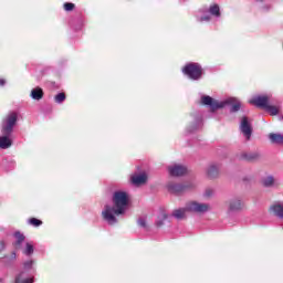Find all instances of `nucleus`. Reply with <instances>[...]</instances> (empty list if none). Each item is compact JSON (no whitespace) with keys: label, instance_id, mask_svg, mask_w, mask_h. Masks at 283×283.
<instances>
[{"label":"nucleus","instance_id":"nucleus-1","mask_svg":"<svg viewBox=\"0 0 283 283\" xmlns=\"http://www.w3.org/2000/svg\"><path fill=\"white\" fill-rule=\"evenodd\" d=\"M112 201L113 206L106 205L102 211V218L107 224H116L118 222L116 216H124L125 211H127V207H129V195L120 190L115 191Z\"/></svg>","mask_w":283,"mask_h":283},{"label":"nucleus","instance_id":"nucleus-2","mask_svg":"<svg viewBox=\"0 0 283 283\" xmlns=\"http://www.w3.org/2000/svg\"><path fill=\"white\" fill-rule=\"evenodd\" d=\"M211 211V206L209 203H202L198 201H189L184 208H179L172 211V218L176 220H185L187 218V212L189 213H207Z\"/></svg>","mask_w":283,"mask_h":283},{"label":"nucleus","instance_id":"nucleus-3","mask_svg":"<svg viewBox=\"0 0 283 283\" xmlns=\"http://www.w3.org/2000/svg\"><path fill=\"white\" fill-rule=\"evenodd\" d=\"M201 103L202 105H209L211 112H216L217 109H222V107L227 105H231L230 112H240V107H242V104L235 97H229L223 102H219L218 99H213L209 95H203L201 97Z\"/></svg>","mask_w":283,"mask_h":283},{"label":"nucleus","instance_id":"nucleus-4","mask_svg":"<svg viewBox=\"0 0 283 283\" xmlns=\"http://www.w3.org/2000/svg\"><path fill=\"white\" fill-rule=\"evenodd\" d=\"M14 125H17V114L12 113L7 117V119L2 124V136H0V149H9V147H12V139H10V136L14 129Z\"/></svg>","mask_w":283,"mask_h":283},{"label":"nucleus","instance_id":"nucleus-5","mask_svg":"<svg viewBox=\"0 0 283 283\" xmlns=\"http://www.w3.org/2000/svg\"><path fill=\"white\" fill-rule=\"evenodd\" d=\"M184 74L191 81H200L202 78V66L198 63H189L182 69Z\"/></svg>","mask_w":283,"mask_h":283},{"label":"nucleus","instance_id":"nucleus-6","mask_svg":"<svg viewBox=\"0 0 283 283\" xmlns=\"http://www.w3.org/2000/svg\"><path fill=\"white\" fill-rule=\"evenodd\" d=\"M167 189L169 193H174L175 196H180V193H185L187 189H193V184H177L174 181L168 182Z\"/></svg>","mask_w":283,"mask_h":283},{"label":"nucleus","instance_id":"nucleus-7","mask_svg":"<svg viewBox=\"0 0 283 283\" xmlns=\"http://www.w3.org/2000/svg\"><path fill=\"white\" fill-rule=\"evenodd\" d=\"M244 209V201L242 198L234 197L228 201V213H238Z\"/></svg>","mask_w":283,"mask_h":283},{"label":"nucleus","instance_id":"nucleus-8","mask_svg":"<svg viewBox=\"0 0 283 283\" xmlns=\"http://www.w3.org/2000/svg\"><path fill=\"white\" fill-rule=\"evenodd\" d=\"M240 129L245 140H251V136L253 134V127H251V123H249V117H242Z\"/></svg>","mask_w":283,"mask_h":283},{"label":"nucleus","instance_id":"nucleus-9","mask_svg":"<svg viewBox=\"0 0 283 283\" xmlns=\"http://www.w3.org/2000/svg\"><path fill=\"white\" fill-rule=\"evenodd\" d=\"M220 164H210L206 170L207 177L210 180H214V178H218L220 176Z\"/></svg>","mask_w":283,"mask_h":283},{"label":"nucleus","instance_id":"nucleus-10","mask_svg":"<svg viewBox=\"0 0 283 283\" xmlns=\"http://www.w3.org/2000/svg\"><path fill=\"white\" fill-rule=\"evenodd\" d=\"M269 96H256L249 101L250 105H255L256 107H262L263 109H266V106L269 105Z\"/></svg>","mask_w":283,"mask_h":283},{"label":"nucleus","instance_id":"nucleus-11","mask_svg":"<svg viewBox=\"0 0 283 283\" xmlns=\"http://www.w3.org/2000/svg\"><path fill=\"white\" fill-rule=\"evenodd\" d=\"M168 171H169L170 176L180 177V176H185V174H187V167L179 165V164H175V165L168 167Z\"/></svg>","mask_w":283,"mask_h":283},{"label":"nucleus","instance_id":"nucleus-12","mask_svg":"<svg viewBox=\"0 0 283 283\" xmlns=\"http://www.w3.org/2000/svg\"><path fill=\"white\" fill-rule=\"evenodd\" d=\"M240 160H245L247 163H258L260 158V153H247L243 151L239 155Z\"/></svg>","mask_w":283,"mask_h":283},{"label":"nucleus","instance_id":"nucleus-13","mask_svg":"<svg viewBox=\"0 0 283 283\" xmlns=\"http://www.w3.org/2000/svg\"><path fill=\"white\" fill-rule=\"evenodd\" d=\"M15 242L13 243V247L17 251H21L23 249L22 244L25 242V235L21 232L14 233Z\"/></svg>","mask_w":283,"mask_h":283},{"label":"nucleus","instance_id":"nucleus-14","mask_svg":"<svg viewBox=\"0 0 283 283\" xmlns=\"http://www.w3.org/2000/svg\"><path fill=\"white\" fill-rule=\"evenodd\" d=\"M263 187L271 188V187H279L280 182H277V179L273 178V176H266L262 179Z\"/></svg>","mask_w":283,"mask_h":283},{"label":"nucleus","instance_id":"nucleus-15","mask_svg":"<svg viewBox=\"0 0 283 283\" xmlns=\"http://www.w3.org/2000/svg\"><path fill=\"white\" fill-rule=\"evenodd\" d=\"M132 182L133 185H136V187H140V185H145V182H147V175L146 174L134 175L132 177Z\"/></svg>","mask_w":283,"mask_h":283},{"label":"nucleus","instance_id":"nucleus-16","mask_svg":"<svg viewBox=\"0 0 283 283\" xmlns=\"http://www.w3.org/2000/svg\"><path fill=\"white\" fill-rule=\"evenodd\" d=\"M14 283H34V277L28 279L25 272H20L14 280Z\"/></svg>","mask_w":283,"mask_h":283},{"label":"nucleus","instance_id":"nucleus-17","mask_svg":"<svg viewBox=\"0 0 283 283\" xmlns=\"http://www.w3.org/2000/svg\"><path fill=\"white\" fill-rule=\"evenodd\" d=\"M269 139H270L271 143H273L274 145H283V136H282V134L271 133V134L269 135Z\"/></svg>","mask_w":283,"mask_h":283},{"label":"nucleus","instance_id":"nucleus-18","mask_svg":"<svg viewBox=\"0 0 283 283\" xmlns=\"http://www.w3.org/2000/svg\"><path fill=\"white\" fill-rule=\"evenodd\" d=\"M31 97L34 101H41V98H43V90L41 87L33 88L31 91Z\"/></svg>","mask_w":283,"mask_h":283},{"label":"nucleus","instance_id":"nucleus-19","mask_svg":"<svg viewBox=\"0 0 283 283\" xmlns=\"http://www.w3.org/2000/svg\"><path fill=\"white\" fill-rule=\"evenodd\" d=\"M265 111L270 114V116H277L280 114V106L266 105Z\"/></svg>","mask_w":283,"mask_h":283},{"label":"nucleus","instance_id":"nucleus-20","mask_svg":"<svg viewBox=\"0 0 283 283\" xmlns=\"http://www.w3.org/2000/svg\"><path fill=\"white\" fill-rule=\"evenodd\" d=\"M273 211L274 216H277V218H283V206L282 205H276L271 208Z\"/></svg>","mask_w":283,"mask_h":283},{"label":"nucleus","instance_id":"nucleus-21","mask_svg":"<svg viewBox=\"0 0 283 283\" xmlns=\"http://www.w3.org/2000/svg\"><path fill=\"white\" fill-rule=\"evenodd\" d=\"M209 12L210 14H212V17H220V7L218 4H212L209 8Z\"/></svg>","mask_w":283,"mask_h":283},{"label":"nucleus","instance_id":"nucleus-22","mask_svg":"<svg viewBox=\"0 0 283 283\" xmlns=\"http://www.w3.org/2000/svg\"><path fill=\"white\" fill-rule=\"evenodd\" d=\"M23 253H24V255H32V253H34V245H32V243H30V242H27Z\"/></svg>","mask_w":283,"mask_h":283},{"label":"nucleus","instance_id":"nucleus-23","mask_svg":"<svg viewBox=\"0 0 283 283\" xmlns=\"http://www.w3.org/2000/svg\"><path fill=\"white\" fill-rule=\"evenodd\" d=\"M165 220H167V213L163 212L156 221V227H163L165 224Z\"/></svg>","mask_w":283,"mask_h":283},{"label":"nucleus","instance_id":"nucleus-24","mask_svg":"<svg viewBox=\"0 0 283 283\" xmlns=\"http://www.w3.org/2000/svg\"><path fill=\"white\" fill-rule=\"evenodd\" d=\"M29 224H32V227H41V224H43V221L36 218H31L29 219Z\"/></svg>","mask_w":283,"mask_h":283},{"label":"nucleus","instance_id":"nucleus-25","mask_svg":"<svg viewBox=\"0 0 283 283\" xmlns=\"http://www.w3.org/2000/svg\"><path fill=\"white\" fill-rule=\"evenodd\" d=\"M216 190L213 188H207L203 192L205 198H213Z\"/></svg>","mask_w":283,"mask_h":283},{"label":"nucleus","instance_id":"nucleus-26","mask_svg":"<svg viewBox=\"0 0 283 283\" xmlns=\"http://www.w3.org/2000/svg\"><path fill=\"white\" fill-rule=\"evenodd\" d=\"M65 101V93H59L57 95H55V103H63Z\"/></svg>","mask_w":283,"mask_h":283},{"label":"nucleus","instance_id":"nucleus-27","mask_svg":"<svg viewBox=\"0 0 283 283\" xmlns=\"http://www.w3.org/2000/svg\"><path fill=\"white\" fill-rule=\"evenodd\" d=\"M34 264V260H29V261H25L24 263H23V269L25 270V271H30V269H32V265Z\"/></svg>","mask_w":283,"mask_h":283},{"label":"nucleus","instance_id":"nucleus-28","mask_svg":"<svg viewBox=\"0 0 283 283\" xmlns=\"http://www.w3.org/2000/svg\"><path fill=\"white\" fill-rule=\"evenodd\" d=\"M74 8H75V4L72 3V2H66V3H64V10H65L66 12H72V10H74Z\"/></svg>","mask_w":283,"mask_h":283},{"label":"nucleus","instance_id":"nucleus-29","mask_svg":"<svg viewBox=\"0 0 283 283\" xmlns=\"http://www.w3.org/2000/svg\"><path fill=\"white\" fill-rule=\"evenodd\" d=\"M137 224L143 229H147V220L145 218H139Z\"/></svg>","mask_w":283,"mask_h":283},{"label":"nucleus","instance_id":"nucleus-30","mask_svg":"<svg viewBox=\"0 0 283 283\" xmlns=\"http://www.w3.org/2000/svg\"><path fill=\"white\" fill-rule=\"evenodd\" d=\"M199 21L202 23L203 21H211V17H209V15H206V17H201L200 19H199Z\"/></svg>","mask_w":283,"mask_h":283},{"label":"nucleus","instance_id":"nucleus-31","mask_svg":"<svg viewBox=\"0 0 283 283\" xmlns=\"http://www.w3.org/2000/svg\"><path fill=\"white\" fill-rule=\"evenodd\" d=\"M6 249V243L3 241H0V253Z\"/></svg>","mask_w":283,"mask_h":283},{"label":"nucleus","instance_id":"nucleus-32","mask_svg":"<svg viewBox=\"0 0 283 283\" xmlns=\"http://www.w3.org/2000/svg\"><path fill=\"white\" fill-rule=\"evenodd\" d=\"M3 85H6V80L0 78V87H3Z\"/></svg>","mask_w":283,"mask_h":283},{"label":"nucleus","instance_id":"nucleus-33","mask_svg":"<svg viewBox=\"0 0 283 283\" xmlns=\"http://www.w3.org/2000/svg\"><path fill=\"white\" fill-rule=\"evenodd\" d=\"M11 260H17V253L15 252L11 253Z\"/></svg>","mask_w":283,"mask_h":283}]
</instances>
